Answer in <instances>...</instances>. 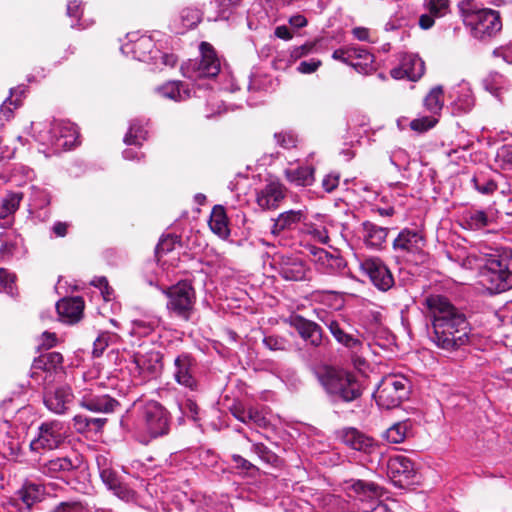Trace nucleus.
<instances>
[{"instance_id": "nucleus-1", "label": "nucleus", "mask_w": 512, "mask_h": 512, "mask_svg": "<svg viewBox=\"0 0 512 512\" xmlns=\"http://www.w3.org/2000/svg\"><path fill=\"white\" fill-rule=\"evenodd\" d=\"M431 321V341L440 349L455 351L470 342L471 327L466 316L446 297L430 295L425 299Z\"/></svg>"}, {"instance_id": "nucleus-2", "label": "nucleus", "mask_w": 512, "mask_h": 512, "mask_svg": "<svg viewBox=\"0 0 512 512\" xmlns=\"http://www.w3.org/2000/svg\"><path fill=\"white\" fill-rule=\"evenodd\" d=\"M480 278L490 293H501L512 288V252L504 250L487 255Z\"/></svg>"}, {"instance_id": "nucleus-3", "label": "nucleus", "mask_w": 512, "mask_h": 512, "mask_svg": "<svg viewBox=\"0 0 512 512\" xmlns=\"http://www.w3.org/2000/svg\"><path fill=\"white\" fill-rule=\"evenodd\" d=\"M31 127L35 139L40 144L51 147L54 153L69 150L77 144L79 133L77 127L71 122H35Z\"/></svg>"}, {"instance_id": "nucleus-4", "label": "nucleus", "mask_w": 512, "mask_h": 512, "mask_svg": "<svg viewBox=\"0 0 512 512\" xmlns=\"http://www.w3.org/2000/svg\"><path fill=\"white\" fill-rule=\"evenodd\" d=\"M459 8L463 22L470 29L474 38L484 40L496 35L502 28L498 11L481 8L477 9L469 1H461Z\"/></svg>"}, {"instance_id": "nucleus-5", "label": "nucleus", "mask_w": 512, "mask_h": 512, "mask_svg": "<svg viewBox=\"0 0 512 512\" xmlns=\"http://www.w3.org/2000/svg\"><path fill=\"white\" fill-rule=\"evenodd\" d=\"M135 34H129V41L122 45L121 51L125 55H131L134 59L153 64L156 68L174 67L177 57L174 54L164 53L155 48V43L150 36L142 35L135 39Z\"/></svg>"}, {"instance_id": "nucleus-6", "label": "nucleus", "mask_w": 512, "mask_h": 512, "mask_svg": "<svg viewBox=\"0 0 512 512\" xmlns=\"http://www.w3.org/2000/svg\"><path fill=\"white\" fill-rule=\"evenodd\" d=\"M318 379L326 392L336 400L351 402L362 394V385L350 372L327 369L319 374Z\"/></svg>"}, {"instance_id": "nucleus-7", "label": "nucleus", "mask_w": 512, "mask_h": 512, "mask_svg": "<svg viewBox=\"0 0 512 512\" xmlns=\"http://www.w3.org/2000/svg\"><path fill=\"white\" fill-rule=\"evenodd\" d=\"M80 405L92 412L111 413L119 405L118 401L106 394H101V383L88 379L86 374L75 380Z\"/></svg>"}, {"instance_id": "nucleus-8", "label": "nucleus", "mask_w": 512, "mask_h": 512, "mask_svg": "<svg viewBox=\"0 0 512 512\" xmlns=\"http://www.w3.org/2000/svg\"><path fill=\"white\" fill-rule=\"evenodd\" d=\"M139 428L149 438L166 435L170 427V414L157 401H147L139 406Z\"/></svg>"}, {"instance_id": "nucleus-9", "label": "nucleus", "mask_w": 512, "mask_h": 512, "mask_svg": "<svg viewBox=\"0 0 512 512\" xmlns=\"http://www.w3.org/2000/svg\"><path fill=\"white\" fill-rule=\"evenodd\" d=\"M409 380L400 374H389L382 378L373 396L379 407H398L409 394Z\"/></svg>"}, {"instance_id": "nucleus-10", "label": "nucleus", "mask_w": 512, "mask_h": 512, "mask_svg": "<svg viewBox=\"0 0 512 512\" xmlns=\"http://www.w3.org/2000/svg\"><path fill=\"white\" fill-rule=\"evenodd\" d=\"M200 60H189L181 66L184 77L192 80L215 77L220 71V61L214 48L207 42L200 44Z\"/></svg>"}, {"instance_id": "nucleus-11", "label": "nucleus", "mask_w": 512, "mask_h": 512, "mask_svg": "<svg viewBox=\"0 0 512 512\" xmlns=\"http://www.w3.org/2000/svg\"><path fill=\"white\" fill-rule=\"evenodd\" d=\"M163 292L168 297L167 309L177 317L189 320L196 302L192 285L186 281H180Z\"/></svg>"}, {"instance_id": "nucleus-12", "label": "nucleus", "mask_w": 512, "mask_h": 512, "mask_svg": "<svg viewBox=\"0 0 512 512\" xmlns=\"http://www.w3.org/2000/svg\"><path fill=\"white\" fill-rule=\"evenodd\" d=\"M346 489L350 497L362 503L369 504V508H359V512H391L387 504L378 501L382 495V487L378 484L364 480H353Z\"/></svg>"}, {"instance_id": "nucleus-13", "label": "nucleus", "mask_w": 512, "mask_h": 512, "mask_svg": "<svg viewBox=\"0 0 512 512\" xmlns=\"http://www.w3.org/2000/svg\"><path fill=\"white\" fill-rule=\"evenodd\" d=\"M161 367V354L154 349L134 352L127 366L130 374L141 381L155 377Z\"/></svg>"}, {"instance_id": "nucleus-14", "label": "nucleus", "mask_w": 512, "mask_h": 512, "mask_svg": "<svg viewBox=\"0 0 512 512\" xmlns=\"http://www.w3.org/2000/svg\"><path fill=\"white\" fill-rule=\"evenodd\" d=\"M67 436V429L63 422L58 420L42 423L38 428V435L30 442L33 452L53 450L58 448Z\"/></svg>"}, {"instance_id": "nucleus-15", "label": "nucleus", "mask_w": 512, "mask_h": 512, "mask_svg": "<svg viewBox=\"0 0 512 512\" xmlns=\"http://www.w3.org/2000/svg\"><path fill=\"white\" fill-rule=\"evenodd\" d=\"M359 268L380 291H388L394 285V278L385 263L376 257L359 260Z\"/></svg>"}, {"instance_id": "nucleus-16", "label": "nucleus", "mask_w": 512, "mask_h": 512, "mask_svg": "<svg viewBox=\"0 0 512 512\" xmlns=\"http://www.w3.org/2000/svg\"><path fill=\"white\" fill-rule=\"evenodd\" d=\"M172 377L180 386L195 391L198 388L197 363L188 353L178 355L173 362Z\"/></svg>"}, {"instance_id": "nucleus-17", "label": "nucleus", "mask_w": 512, "mask_h": 512, "mask_svg": "<svg viewBox=\"0 0 512 512\" xmlns=\"http://www.w3.org/2000/svg\"><path fill=\"white\" fill-rule=\"evenodd\" d=\"M326 325L336 341L349 349L354 366L357 368L363 366L365 364L364 353L367 350L364 342L360 338L344 332L337 321L329 320Z\"/></svg>"}, {"instance_id": "nucleus-18", "label": "nucleus", "mask_w": 512, "mask_h": 512, "mask_svg": "<svg viewBox=\"0 0 512 512\" xmlns=\"http://www.w3.org/2000/svg\"><path fill=\"white\" fill-rule=\"evenodd\" d=\"M425 71L423 60L413 53H403L399 56V65L392 68L390 75L396 80H419Z\"/></svg>"}, {"instance_id": "nucleus-19", "label": "nucleus", "mask_w": 512, "mask_h": 512, "mask_svg": "<svg viewBox=\"0 0 512 512\" xmlns=\"http://www.w3.org/2000/svg\"><path fill=\"white\" fill-rule=\"evenodd\" d=\"M425 246L423 235L414 229L405 228L393 241V249L404 256L420 255Z\"/></svg>"}, {"instance_id": "nucleus-20", "label": "nucleus", "mask_w": 512, "mask_h": 512, "mask_svg": "<svg viewBox=\"0 0 512 512\" xmlns=\"http://www.w3.org/2000/svg\"><path fill=\"white\" fill-rule=\"evenodd\" d=\"M310 254L316 269L328 275H334L341 272L345 266L344 260L338 254L330 253L322 248L311 246Z\"/></svg>"}, {"instance_id": "nucleus-21", "label": "nucleus", "mask_w": 512, "mask_h": 512, "mask_svg": "<svg viewBox=\"0 0 512 512\" xmlns=\"http://www.w3.org/2000/svg\"><path fill=\"white\" fill-rule=\"evenodd\" d=\"M287 323L293 327L308 344L318 347L322 343V330L318 324L300 315H291Z\"/></svg>"}, {"instance_id": "nucleus-22", "label": "nucleus", "mask_w": 512, "mask_h": 512, "mask_svg": "<svg viewBox=\"0 0 512 512\" xmlns=\"http://www.w3.org/2000/svg\"><path fill=\"white\" fill-rule=\"evenodd\" d=\"M449 98L452 113L455 115L469 112L475 104L471 86L466 81H461L454 86L449 93Z\"/></svg>"}, {"instance_id": "nucleus-23", "label": "nucleus", "mask_w": 512, "mask_h": 512, "mask_svg": "<svg viewBox=\"0 0 512 512\" xmlns=\"http://www.w3.org/2000/svg\"><path fill=\"white\" fill-rule=\"evenodd\" d=\"M284 197L285 188L276 181H271L256 191V203L262 210L277 208Z\"/></svg>"}, {"instance_id": "nucleus-24", "label": "nucleus", "mask_w": 512, "mask_h": 512, "mask_svg": "<svg viewBox=\"0 0 512 512\" xmlns=\"http://www.w3.org/2000/svg\"><path fill=\"white\" fill-rule=\"evenodd\" d=\"M277 265L280 275L285 280L301 281L307 277L308 268L299 257L282 255Z\"/></svg>"}, {"instance_id": "nucleus-25", "label": "nucleus", "mask_w": 512, "mask_h": 512, "mask_svg": "<svg viewBox=\"0 0 512 512\" xmlns=\"http://www.w3.org/2000/svg\"><path fill=\"white\" fill-rule=\"evenodd\" d=\"M413 462L404 455H394L387 461V474L394 483L401 484L411 479L414 475Z\"/></svg>"}, {"instance_id": "nucleus-26", "label": "nucleus", "mask_w": 512, "mask_h": 512, "mask_svg": "<svg viewBox=\"0 0 512 512\" xmlns=\"http://www.w3.org/2000/svg\"><path fill=\"white\" fill-rule=\"evenodd\" d=\"M0 261L8 262L25 254L23 239L15 231L0 234Z\"/></svg>"}, {"instance_id": "nucleus-27", "label": "nucleus", "mask_w": 512, "mask_h": 512, "mask_svg": "<svg viewBox=\"0 0 512 512\" xmlns=\"http://www.w3.org/2000/svg\"><path fill=\"white\" fill-rule=\"evenodd\" d=\"M74 395L69 387H58L53 391L46 392L44 396L45 406L55 414H63L72 404Z\"/></svg>"}, {"instance_id": "nucleus-28", "label": "nucleus", "mask_w": 512, "mask_h": 512, "mask_svg": "<svg viewBox=\"0 0 512 512\" xmlns=\"http://www.w3.org/2000/svg\"><path fill=\"white\" fill-rule=\"evenodd\" d=\"M83 309L84 301L80 297L64 298L56 304L60 321L69 324L80 320Z\"/></svg>"}, {"instance_id": "nucleus-29", "label": "nucleus", "mask_w": 512, "mask_h": 512, "mask_svg": "<svg viewBox=\"0 0 512 512\" xmlns=\"http://www.w3.org/2000/svg\"><path fill=\"white\" fill-rule=\"evenodd\" d=\"M342 441L351 449L370 454L377 447L375 440L357 430L356 428L345 429L342 433Z\"/></svg>"}, {"instance_id": "nucleus-30", "label": "nucleus", "mask_w": 512, "mask_h": 512, "mask_svg": "<svg viewBox=\"0 0 512 512\" xmlns=\"http://www.w3.org/2000/svg\"><path fill=\"white\" fill-rule=\"evenodd\" d=\"M306 219V210H288L280 213L271 228L273 235H279L287 230H294Z\"/></svg>"}, {"instance_id": "nucleus-31", "label": "nucleus", "mask_w": 512, "mask_h": 512, "mask_svg": "<svg viewBox=\"0 0 512 512\" xmlns=\"http://www.w3.org/2000/svg\"><path fill=\"white\" fill-rule=\"evenodd\" d=\"M77 465L68 457H58L44 462L39 471L51 478H64L75 470Z\"/></svg>"}, {"instance_id": "nucleus-32", "label": "nucleus", "mask_w": 512, "mask_h": 512, "mask_svg": "<svg viewBox=\"0 0 512 512\" xmlns=\"http://www.w3.org/2000/svg\"><path fill=\"white\" fill-rule=\"evenodd\" d=\"M155 92L160 97L175 102L185 101L192 96L188 85L181 81H168L163 85L157 86Z\"/></svg>"}, {"instance_id": "nucleus-33", "label": "nucleus", "mask_w": 512, "mask_h": 512, "mask_svg": "<svg viewBox=\"0 0 512 512\" xmlns=\"http://www.w3.org/2000/svg\"><path fill=\"white\" fill-rule=\"evenodd\" d=\"M360 233L366 246L379 248L386 241L388 229L365 221L361 225Z\"/></svg>"}, {"instance_id": "nucleus-34", "label": "nucleus", "mask_w": 512, "mask_h": 512, "mask_svg": "<svg viewBox=\"0 0 512 512\" xmlns=\"http://www.w3.org/2000/svg\"><path fill=\"white\" fill-rule=\"evenodd\" d=\"M22 195L19 193H11L3 199L0 206V226L2 228L12 225V215L18 209Z\"/></svg>"}, {"instance_id": "nucleus-35", "label": "nucleus", "mask_w": 512, "mask_h": 512, "mask_svg": "<svg viewBox=\"0 0 512 512\" xmlns=\"http://www.w3.org/2000/svg\"><path fill=\"white\" fill-rule=\"evenodd\" d=\"M159 325L160 319L157 316L145 315L131 322L130 334L138 337L148 336Z\"/></svg>"}, {"instance_id": "nucleus-36", "label": "nucleus", "mask_w": 512, "mask_h": 512, "mask_svg": "<svg viewBox=\"0 0 512 512\" xmlns=\"http://www.w3.org/2000/svg\"><path fill=\"white\" fill-rule=\"evenodd\" d=\"M209 226L221 238H226L229 235L227 216L222 206L216 205L212 209Z\"/></svg>"}, {"instance_id": "nucleus-37", "label": "nucleus", "mask_w": 512, "mask_h": 512, "mask_svg": "<svg viewBox=\"0 0 512 512\" xmlns=\"http://www.w3.org/2000/svg\"><path fill=\"white\" fill-rule=\"evenodd\" d=\"M357 53L352 56L351 66L362 74H369L374 70V56L367 49L355 46Z\"/></svg>"}, {"instance_id": "nucleus-38", "label": "nucleus", "mask_w": 512, "mask_h": 512, "mask_svg": "<svg viewBox=\"0 0 512 512\" xmlns=\"http://www.w3.org/2000/svg\"><path fill=\"white\" fill-rule=\"evenodd\" d=\"M286 179L297 186H310L314 182V169L309 166L285 170Z\"/></svg>"}, {"instance_id": "nucleus-39", "label": "nucleus", "mask_w": 512, "mask_h": 512, "mask_svg": "<svg viewBox=\"0 0 512 512\" xmlns=\"http://www.w3.org/2000/svg\"><path fill=\"white\" fill-rule=\"evenodd\" d=\"M147 122L142 119H135L130 123L129 130L124 137V142L127 145L139 146L147 139L148 130L146 129Z\"/></svg>"}, {"instance_id": "nucleus-40", "label": "nucleus", "mask_w": 512, "mask_h": 512, "mask_svg": "<svg viewBox=\"0 0 512 512\" xmlns=\"http://www.w3.org/2000/svg\"><path fill=\"white\" fill-rule=\"evenodd\" d=\"M18 494L23 504L27 508H30L44 498L45 489L40 484L28 483L19 490Z\"/></svg>"}, {"instance_id": "nucleus-41", "label": "nucleus", "mask_w": 512, "mask_h": 512, "mask_svg": "<svg viewBox=\"0 0 512 512\" xmlns=\"http://www.w3.org/2000/svg\"><path fill=\"white\" fill-rule=\"evenodd\" d=\"M444 105V92L442 86L433 87L424 98L425 108L435 117L440 113Z\"/></svg>"}, {"instance_id": "nucleus-42", "label": "nucleus", "mask_w": 512, "mask_h": 512, "mask_svg": "<svg viewBox=\"0 0 512 512\" xmlns=\"http://www.w3.org/2000/svg\"><path fill=\"white\" fill-rule=\"evenodd\" d=\"M63 357L58 352H48L42 354L34 361V367L45 371H55L62 367Z\"/></svg>"}, {"instance_id": "nucleus-43", "label": "nucleus", "mask_w": 512, "mask_h": 512, "mask_svg": "<svg viewBox=\"0 0 512 512\" xmlns=\"http://www.w3.org/2000/svg\"><path fill=\"white\" fill-rule=\"evenodd\" d=\"M177 243L178 237L173 235H168L160 239L156 247V257L159 263L162 265L166 263L163 257L168 253H172Z\"/></svg>"}, {"instance_id": "nucleus-44", "label": "nucleus", "mask_w": 512, "mask_h": 512, "mask_svg": "<svg viewBox=\"0 0 512 512\" xmlns=\"http://www.w3.org/2000/svg\"><path fill=\"white\" fill-rule=\"evenodd\" d=\"M408 425L405 422H399L388 428L384 437L389 443L398 444L404 441L407 434Z\"/></svg>"}, {"instance_id": "nucleus-45", "label": "nucleus", "mask_w": 512, "mask_h": 512, "mask_svg": "<svg viewBox=\"0 0 512 512\" xmlns=\"http://www.w3.org/2000/svg\"><path fill=\"white\" fill-rule=\"evenodd\" d=\"M473 187L481 194L490 195L497 189V184L483 174L475 175L471 180Z\"/></svg>"}, {"instance_id": "nucleus-46", "label": "nucleus", "mask_w": 512, "mask_h": 512, "mask_svg": "<svg viewBox=\"0 0 512 512\" xmlns=\"http://www.w3.org/2000/svg\"><path fill=\"white\" fill-rule=\"evenodd\" d=\"M183 30L195 27L201 20V12L195 8H185L179 16Z\"/></svg>"}, {"instance_id": "nucleus-47", "label": "nucleus", "mask_w": 512, "mask_h": 512, "mask_svg": "<svg viewBox=\"0 0 512 512\" xmlns=\"http://www.w3.org/2000/svg\"><path fill=\"white\" fill-rule=\"evenodd\" d=\"M424 6L436 18L445 16L449 12V0H424Z\"/></svg>"}, {"instance_id": "nucleus-48", "label": "nucleus", "mask_w": 512, "mask_h": 512, "mask_svg": "<svg viewBox=\"0 0 512 512\" xmlns=\"http://www.w3.org/2000/svg\"><path fill=\"white\" fill-rule=\"evenodd\" d=\"M437 122L438 118L430 114L428 116H421L412 120L410 122V127L412 130L421 133L433 128Z\"/></svg>"}, {"instance_id": "nucleus-49", "label": "nucleus", "mask_w": 512, "mask_h": 512, "mask_svg": "<svg viewBox=\"0 0 512 512\" xmlns=\"http://www.w3.org/2000/svg\"><path fill=\"white\" fill-rule=\"evenodd\" d=\"M466 223L470 229H480L488 225V216L484 211H472L466 216Z\"/></svg>"}, {"instance_id": "nucleus-50", "label": "nucleus", "mask_w": 512, "mask_h": 512, "mask_svg": "<svg viewBox=\"0 0 512 512\" xmlns=\"http://www.w3.org/2000/svg\"><path fill=\"white\" fill-rule=\"evenodd\" d=\"M249 424L259 428H267L270 425V420L267 418L263 410L257 408L248 409Z\"/></svg>"}, {"instance_id": "nucleus-51", "label": "nucleus", "mask_w": 512, "mask_h": 512, "mask_svg": "<svg viewBox=\"0 0 512 512\" xmlns=\"http://www.w3.org/2000/svg\"><path fill=\"white\" fill-rule=\"evenodd\" d=\"M484 87L495 96H499V90L505 83L504 77L499 73H491L484 79Z\"/></svg>"}, {"instance_id": "nucleus-52", "label": "nucleus", "mask_w": 512, "mask_h": 512, "mask_svg": "<svg viewBox=\"0 0 512 512\" xmlns=\"http://www.w3.org/2000/svg\"><path fill=\"white\" fill-rule=\"evenodd\" d=\"M16 276L10 273L4 268H0V288L10 296L16 295V289L14 287Z\"/></svg>"}, {"instance_id": "nucleus-53", "label": "nucleus", "mask_w": 512, "mask_h": 512, "mask_svg": "<svg viewBox=\"0 0 512 512\" xmlns=\"http://www.w3.org/2000/svg\"><path fill=\"white\" fill-rule=\"evenodd\" d=\"M23 94L24 88L18 87L16 89L11 90V97L8 98L0 107V120H9L12 116L13 110L11 108V105H14V108H16L19 103L18 99L15 100V102L12 101V97L16 95L17 93Z\"/></svg>"}, {"instance_id": "nucleus-54", "label": "nucleus", "mask_w": 512, "mask_h": 512, "mask_svg": "<svg viewBox=\"0 0 512 512\" xmlns=\"http://www.w3.org/2000/svg\"><path fill=\"white\" fill-rule=\"evenodd\" d=\"M306 233L312 240L321 244H326L329 241L328 232L324 226L315 224L306 225Z\"/></svg>"}, {"instance_id": "nucleus-55", "label": "nucleus", "mask_w": 512, "mask_h": 512, "mask_svg": "<svg viewBox=\"0 0 512 512\" xmlns=\"http://www.w3.org/2000/svg\"><path fill=\"white\" fill-rule=\"evenodd\" d=\"M263 344L271 351H284L289 347V342L285 338L276 335L265 336Z\"/></svg>"}, {"instance_id": "nucleus-56", "label": "nucleus", "mask_w": 512, "mask_h": 512, "mask_svg": "<svg viewBox=\"0 0 512 512\" xmlns=\"http://www.w3.org/2000/svg\"><path fill=\"white\" fill-rule=\"evenodd\" d=\"M239 1L240 0H212L210 5L215 6L218 9L217 15L213 17V19H227V11L230 7L237 5Z\"/></svg>"}, {"instance_id": "nucleus-57", "label": "nucleus", "mask_w": 512, "mask_h": 512, "mask_svg": "<svg viewBox=\"0 0 512 512\" xmlns=\"http://www.w3.org/2000/svg\"><path fill=\"white\" fill-rule=\"evenodd\" d=\"M239 1L240 0H212L210 5L215 6L218 9L217 15L213 17V19H227V11L230 7L237 5Z\"/></svg>"}, {"instance_id": "nucleus-58", "label": "nucleus", "mask_w": 512, "mask_h": 512, "mask_svg": "<svg viewBox=\"0 0 512 512\" xmlns=\"http://www.w3.org/2000/svg\"><path fill=\"white\" fill-rule=\"evenodd\" d=\"M251 450L266 463H275L277 456L262 443H253Z\"/></svg>"}, {"instance_id": "nucleus-59", "label": "nucleus", "mask_w": 512, "mask_h": 512, "mask_svg": "<svg viewBox=\"0 0 512 512\" xmlns=\"http://www.w3.org/2000/svg\"><path fill=\"white\" fill-rule=\"evenodd\" d=\"M355 53H357L355 46L342 47L333 52L332 58L351 66L352 56L355 55Z\"/></svg>"}, {"instance_id": "nucleus-60", "label": "nucleus", "mask_w": 512, "mask_h": 512, "mask_svg": "<svg viewBox=\"0 0 512 512\" xmlns=\"http://www.w3.org/2000/svg\"><path fill=\"white\" fill-rule=\"evenodd\" d=\"M84 506L79 501L61 502L56 505L50 512H82Z\"/></svg>"}, {"instance_id": "nucleus-61", "label": "nucleus", "mask_w": 512, "mask_h": 512, "mask_svg": "<svg viewBox=\"0 0 512 512\" xmlns=\"http://www.w3.org/2000/svg\"><path fill=\"white\" fill-rule=\"evenodd\" d=\"M274 138L277 144L285 149H290L296 145V137L289 132L275 133Z\"/></svg>"}, {"instance_id": "nucleus-62", "label": "nucleus", "mask_w": 512, "mask_h": 512, "mask_svg": "<svg viewBox=\"0 0 512 512\" xmlns=\"http://www.w3.org/2000/svg\"><path fill=\"white\" fill-rule=\"evenodd\" d=\"M111 338L112 335L109 333H102L97 337V339L93 343V355L95 357H99L100 355H102L103 351L108 346V343Z\"/></svg>"}, {"instance_id": "nucleus-63", "label": "nucleus", "mask_w": 512, "mask_h": 512, "mask_svg": "<svg viewBox=\"0 0 512 512\" xmlns=\"http://www.w3.org/2000/svg\"><path fill=\"white\" fill-rule=\"evenodd\" d=\"M112 491L118 498L126 502H130L135 499V492L121 482H119V484H117L116 487L112 489Z\"/></svg>"}, {"instance_id": "nucleus-64", "label": "nucleus", "mask_w": 512, "mask_h": 512, "mask_svg": "<svg viewBox=\"0 0 512 512\" xmlns=\"http://www.w3.org/2000/svg\"><path fill=\"white\" fill-rule=\"evenodd\" d=\"M497 159L503 167H512V145H503L497 152Z\"/></svg>"}]
</instances>
